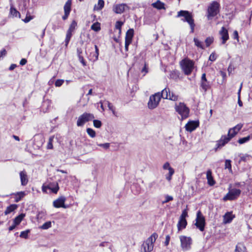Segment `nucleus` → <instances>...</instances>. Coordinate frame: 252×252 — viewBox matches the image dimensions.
Here are the masks:
<instances>
[{
    "instance_id": "c756f323",
    "label": "nucleus",
    "mask_w": 252,
    "mask_h": 252,
    "mask_svg": "<svg viewBox=\"0 0 252 252\" xmlns=\"http://www.w3.org/2000/svg\"><path fill=\"white\" fill-rule=\"evenodd\" d=\"M187 225V221L186 219L180 220L177 224L178 230H180L186 228Z\"/></svg>"
},
{
    "instance_id": "dca6fc26",
    "label": "nucleus",
    "mask_w": 252,
    "mask_h": 252,
    "mask_svg": "<svg viewBox=\"0 0 252 252\" xmlns=\"http://www.w3.org/2000/svg\"><path fill=\"white\" fill-rule=\"evenodd\" d=\"M199 126V124L196 121H189L185 126L186 130L188 131L191 132L195 130Z\"/></svg>"
},
{
    "instance_id": "473e14b6",
    "label": "nucleus",
    "mask_w": 252,
    "mask_h": 252,
    "mask_svg": "<svg viewBox=\"0 0 252 252\" xmlns=\"http://www.w3.org/2000/svg\"><path fill=\"white\" fill-rule=\"evenodd\" d=\"M72 1L71 0H67L65 2L63 9L64 12L69 13L71 11V6Z\"/></svg>"
},
{
    "instance_id": "7c9ffc66",
    "label": "nucleus",
    "mask_w": 252,
    "mask_h": 252,
    "mask_svg": "<svg viewBox=\"0 0 252 252\" xmlns=\"http://www.w3.org/2000/svg\"><path fill=\"white\" fill-rule=\"evenodd\" d=\"M25 216V215L23 213L20 214L13 220V223L18 225L22 221Z\"/></svg>"
},
{
    "instance_id": "3c124183",
    "label": "nucleus",
    "mask_w": 252,
    "mask_h": 252,
    "mask_svg": "<svg viewBox=\"0 0 252 252\" xmlns=\"http://www.w3.org/2000/svg\"><path fill=\"white\" fill-rule=\"evenodd\" d=\"M174 173V169H170V170L169 171L168 175L166 176V179L168 181H170L171 180L172 176Z\"/></svg>"
},
{
    "instance_id": "aec40b11",
    "label": "nucleus",
    "mask_w": 252,
    "mask_h": 252,
    "mask_svg": "<svg viewBox=\"0 0 252 252\" xmlns=\"http://www.w3.org/2000/svg\"><path fill=\"white\" fill-rule=\"evenodd\" d=\"M223 222L224 224H226L231 222L234 218V216L232 215L231 212H228L224 214V215L223 216Z\"/></svg>"
},
{
    "instance_id": "f257e3e1",
    "label": "nucleus",
    "mask_w": 252,
    "mask_h": 252,
    "mask_svg": "<svg viewBox=\"0 0 252 252\" xmlns=\"http://www.w3.org/2000/svg\"><path fill=\"white\" fill-rule=\"evenodd\" d=\"M177 17H183L182 20L187 22L190 28V32L193 33L194 31L195 24L191 13L187 10H180L178 12Z\"/></svg>"
},
{
    "instance_id": "cd10ccee",
    "label": "nucleus",
    "mask_w": 252,
    "mask_h": 252,
    "mask_svg": "<svg viewBox=\"0 0 252 252\" xmlns=\"http://www.w3.org/2000/svg\"><path fill=\"white\" fill-rule=\"evenodd\" d=\"M104 1L103 0H98L97 5L94 6V10L96 11L101 10L104 7Z\"/></svg>"
},
{
    "instance_id": "f3484780",
    "label": "nucleus",
    "mask_w": 252,
    "mask_h": 252,
    "mask_svg": "<svg viewBox=\"0 0 252 252\" xmlns=\"http://www.w3.org/2000/svg\"><path fill=\"white\" fill-rule=\"evenodd\" d=\"M65 201V198L62 196L53 202V206L55 208L63 207L66 208V207L64 205Z\"/></svg>"
},
{
    "instance_id": "412c9836",
    "label": "nucleus",
    "mask_w": 252,
    "mask_h": 252,
    "mask_svg": "<svg viewBox=\"0 0 252 252\" xmlns=\"http://www.w3.org/2000/svg\"><path fill=\"white\" fill-rule=\"evenodd\" d=\"M206 178L207 179L208 184L212 186L215 185V181L214 180L213 177L212 176V171L210 169L207 170L206 172Z\"/></svg>"
},
{
    "instance_id": "c9c22d12",
    "label": "nucleus",
    "mask_w": 252,
    "mask_h": 252,
    "mask_svg": "<svg viewBox=\"0 0 252 252\" xmlns=\"http://www.w3.org/2000/svg\"><path fill=\"white\" fill-rule=\"evenodd\" d=\"M193 41L194 42L195 45L198 48H201L202 49H205V47L203 42L199 41L197 38L194 37L193 38Z\"/></svg>"
},
{
    "instance_id": "e433bc0d",
    "label": "nucleus",
    "mask_w": 252,
    "mask_h": 252,
    "mask_svg": "<svg viewBox=\"0 0 252 252\" xmlns=\"http://www.w3.org/2000/svg\"><path fill=\"white\" fill-rule=\"evenodd\" d=\"M225 168L228 169L229 172L231 173H232L231 167V161L230 159H226L225 161Z\"/></svg>"
},
{
    "instance_id": "ea45409f",
    "label": "nucleus",
    "mask_w": 252,
    "mask_h": 252,
    "mask_svg": "<svg viewBox=\"0 0 252 252\" xmlns=\"http://www.w3.org/2000/svg\"><path fill=\"white\" fill-rule=\"evenodd\" d=\"M52 226V222L51 221H48L45 222L42 225L40 226V228L44 230L48 229V228L51 227Z\"/></svg>"
},
{
    "instance_id": "393cba45",
    "label": "nucleus",
    "mask_w": 252,
    "mask_h": 252,
    "mask_svg": "<svg viewBox=\"0 0 252 252\" xmlns=\"http://www.w3.org/2000/svg\"><path fill=\"white\" fill-rule=\"evenodd\" d=\"M18 206L17 204H11L8 206L4 211V214L7 215L12 212L14 211L17 208Z\"/></svg>"
},
{
    "instance_id": "a19ab883",
    "label": "nucleus",
    "mask_w": 252,
    "mask_h": 252,
    "mask_svg": "<svg viewBox=\"0 0 252 252\" xmlns=\"http://www.w3.org/2000/svg\"><path fill=\"white\" fill-rule=\"evenodd\" d=\"M86 131L88 134L92 138H94L96 135L95 131L91 128H87Z\"/></svg>"
},
{
    "instance_id": "20e7f679",
    "label": "nucleus",
    "mask_w": 252,
    "mask_h": 252,
    "mask_svg": "<svg viewBox=\"0 0 252 252\" xmlns=\"http://www.w3.org/2000/svg\"><path fill=\"white\" fill-rule=\"evenodd\" d=\"M175 111L181 116L183 120L189 116L190 110L184 102H179L175 105Z\"/></svg>"
},
{
    "instance_id": "6e6d98bb",
    "label": "nucleus",
    "mask_w": 252,
    "mask_h": 252,
    "mask_svg": "<svg viewBox=\"0 0 252 252\" xmlns=\"http://www.w3.org/2000/svg\"><path fill=\"white\" fill-rule=\"evenodd\" d=\"M97 145L98 146L102 147L103 148L106 150L109 149L110 147V143H106L104 144H97Z\"/></svg>"
},
{
    "instance_id": "49530a36",
    "label": "nucleus",
    "mask_w": 252,
    "mask_h": 252,
    "mask_svg": "<svg viewBox=\"0 0 252 252\" xmlns=\"http://www.w3.org/2000/svg\"><path fill=\"white\" fill-rule=\"evenodd\" d=\"M242 84H243L242 83L241 84L240 88H239V89L238 90V105L240 107L242 106V105H243V103H242V101L240 99V93H241V89H242Z\"/></svg>"
},
{
    "instance_id": "9b49d317",
    "label": "nucleus",
    "mask_w": 252,
    "mask_h": 252,
    "mask_svg": "<svg viewBox=\"0 0 252 252\" xmlns=\"http://www.w3.org/2000/svg\"><path fill=\"white\" fill-rule=\"evenodd\" d=\"M159 97L160 99H168L172 101H177L178 99V96L175 95L172 92V96H170V91L168 88H165L162 90L161 93L159 92Z\"/></svg>"
},
{
    "instance_id": "c03bdc74",
    "label": "nucleus",
    "mask_w": 252,
    "mask_h": 252,
    "mask_svg": "<svg viewBox=\"0 0 252 252\" xmlns=\"http://www.w3.org/2000/svg\"><path fill=\"white\" fill-rule=\"evenodd\" d=\"M55 137L54 136H51L49 138V141L47 146V149H52L53 148V142Z\"/></svg>"
},
{
    "instance_id": "680f3d73",
    "label": "nucleus",
    "mask_w": 252,
    "mask_h": 252,
    "mask_svg": "<svg viewBox=\"0 0 252 252\" xmlns=\"http://www.w3.org/2000/svg\"><path fill=\"white\" fill-rule=\"evenodd\" d=\"M217 59V57L215 53H212L209 56V60L212 62L215 61Z\"/></svg>"
},
{
    "instance_id": "4468645a",
    "label": "nucleus",
    "mask_w": 252,
    "mask_h": 252,
    "mask_svg": "<svg viewBox=\"0 0 252 252\" xmlns=\"http://www.w3.org/2000/svg\"><path fill=\"white\" fill-rule=\"evenodd\" d=\"M181 247L185 251L188 250L190 248V245L191 242V239L190 237H187L185 236H181L180 237Z\"/></svg>"
},
{
    "instance_id": "72a5a7b5",
    "label": "nucleus",
    "mask_w": 252,
    "mask_h": 252,
    "mask_svg": "<svg viewBox=\"0 0 252 252\" xmlns=\"http://www.w3.org/2000/svg\"><path fill=\"white\" fill-rule=\"evenodd\" d=\"M252 134H250L246 137L241 138L239 139V140H238V142L240 144H244V143L248 142L250 139H252Z\"/></svg>"
},
{
    "instance_id": "58836bf2",
    "label": "nucleus",
    "mask_w": 252,
    "mask_h": 252,
    "mask_svg": "<svg viewBox=\"0 0 252 252\" xmlns=\"http://www.w3.org/2000/svg\"><path fill=\"white\" fill-rule=\"evenodd\" d=\"M91 29L95 32H98L100 30V23L95 22L91 26Z\"/></svg>"
},
{
    "instance_id": "4d7b16f0",
    "label": "nucleus",
    "mask_w": 252,
    "mask_h": 252,
    "mask_svg": "<svg viewBox=\"0 0 252 252\" xmlns=\"http://www.w3.org/2000/svg\"><path fill=\"white\" fill-rule=\"evenodd\" d=\"M94 48H95V58L94 59V61H96L98 60V57L99 55V49L97 45H94Z\"/></svg>"
},
{
    "instance_id": "6ab92c4d",
    "label": "nucleus",
    "mask_w": 252,
    "mask_h": 252,
    "mask_svg": "<svg viewBox=\"0 0 252 252\" xmlns=\"http://www.w3.org/2000/svg\"><path fill=\"white\" fill-rule=\"evenodd\" d=\"M21 185L25 186L28 183V178L26 172L25 170L22 171L19 173Z\"/></svg>"
},
{
    "instance_id": "9d476101",
    "label": "nucleus",
    "mask_w": 252,
    "mask_h": 252,
    "mask_svg": "<svg viewBox=\"0 0 252 252\" xmlns=\"http://www.w3.org/2000/svg\"><path fill=\"white\" fill-rule=\"evenodd\" d=\"M195 225L201 231H203L206 224L205 219L200 211L197 212Z\"/></svg>"
},
{
    "instance_id": "37998d69",
    "label": "nucleus",
    "mask_w": 252,
    "mask_h": 252,
    "mask_svg": "<svg viewBox=\"0 0 252 252\" xmlns=\"http://www.w3.org/2000/svg\"><path fill=\"white\" fill-rule=\"evenodd\" d=\"M214 38L213 37H208L206 38L205 42L207 47H208L213 42Z\"/></svg>"
},
{
    "instance_id": "7ed1b4c3",
    "label": "nucleus",
    "mask_w": 252,
    "mask_h": 252,
    "mask_svg": "<svg viewBox=\"0 0 252 252\" xmlns=\"http://www.w3.org/2000/svg\"><path fill=\"white\" fill-rule=\"evenodd\" d=\"M220 4L217 1H212L208 6L207 17L208 20H212L220 12Z\"/></svg>"
},
{
    "instance_id": "c85d7f7f",
    "label": "nucleus",
    "mask_w": 252,
    "mask_h": 252,
    "mask_svg": "<svg viewBox=\"0 0 252 252\" xmlns=\"http://www.w3.org/2000/svg\"><path fill=\"white\" fill-rule=\"evenodd\" d=\"M235 252H246V248L243 243H238L236 246Z\"/></svg>"
},
{
    "instance_id": "69168bd1",
    "label": "nucleus",
    "mask_w": 252,
    "mask_h": 252,
    "mask_svg": "<svg viewBox=\"0 0 252 252\" xmlns=\"http://www.w3.org/2000/svg\"><path fill=\"white\" fill-rule=\"evenodd\" d=\"M170 239V237L169 235H167L166 236L165 241L164 242L165 246H167L169 245Z\"/></svg>"
},
{
    "instance_id": "2f4dec72",
    "label": "nucleus",
    "mask_w": 252,
    "mask_h": 252,
    "mask_svg": "<svg viewBox=\"0 0 252 252\" xmlns=\"http://www.w3.org/2000/svg\"><path fill=\"white\" fill-rule=\"evenodd\" d=\"M26 195L25 191L18 192L15 194V202H18Z\"/></svg>"
},
{
    "instance_id": "5701e85b",
    "label": "nucleus",
    "mask_w": 252,
    "mask_h": 252,
    "mask_svg": "<svg viewBox=\"0 0 252 252\" xmlns=\"http://www.w3.org/2000/svg\"><path fill=\"white\" fill-rule=\"evenodd\" d=\"M142 247L143 248L144 252H151L153 250L154 245L150 243H147V241H145L143 244Z\"/></svg>"
},
{
    "instance_id": "5fc2aeb1",
    "label": "nucleus",
    "mask_w": 252,
    "mask_h": 252,
    "mask_svg": "<svg viewBox=\"0 0 252 252\" xmlns=\"http://www.w3.org/2000/svg\"><path fill=\"white\" fill-rule=\"evenodd\" d=\"M188 216V212L185 209L182 211V213L180 216V220L186 219V217Z\"/></svg>"
},
{
    "instance_id": "4c0bfd02",
    "label": "nucleus",
    "mask_w": 252,
    "mask_h": 252,
    "mask_svg": "<svg viewBox=\"0 0 252 252\" xmlns=\"http://www.w3.org/2000/svg\"><path fill=\"white\" fill-rule=\"evenodd\" d=\"M10 14L13 17H16L18 15H20V13L13 6L10 7Z\"/></svg>"
},
{
    "instance_id": "a18cd8bd",
    "label": "nucleus",
    "mask_w": 252,
    "mask_h": 252,
    "mask_svg": "<svg viewBox=\"0 0 252 252\" xmlns=\"http://www.w3.org/2000/svg\"><path fill=\"white\" fill-rule=\"evenodd\" d=\"M46 216V212L43 211H40L36 215V218L38 220H41L45 218Z\"/></svg>"
},
{
    "instance_id": "f03ea898",
    "label": "nucleus",
    "mask_w": 252,
    "mask_h": 252,
    "mask_svg": "<svg viewBox=\"0 0 252 252\" xmlns=\"http://www.w3.org/2000/svg\"><path fill=\"white\" fill-rule=\"evenodd\" d=\"M237 134L236 132L229 129L228 131L227 135H222L220 139L217 141L215 151L216 152L219 149H220L226 144H227L231 139Z\"/></svg>"
},
{
    "instance_id": "8fccbe9b",
    "label": "nucleus",
    "mask_w": 252,
    "mask_h": 252,
    "mask_svg": "<svg viewBox=\"0 0 252 252\" xmlns=\"http://www.w3.org/2000/svg\"><path fill=\"white\" fill-rule=\"evenodd\" d=\"M249 156L248 155V154H245V155H242V154H240V160H239V162H241V161H246L247 160V158H249Z\"/></svg>"
},
{
    "instance_id": "0eeeda50",
    "label": "nucleus",
    "mask_w": 252,
    "mask_h": 252,
    "mask_svg": "<svg viewBox=\"0 0 252 252\" xmlns=\"http://www.w3.org/2000/svg\"><path fill=\"white\" fill-rule=\"evenodd\" d=\"M77 27V23L75 20H73L70 24L68 29L67 30L66 33L65 39L64 40L65 46L67 47L68 44L72 36L73 33L74 32Z\"/></svg>"
},
{
    "instance_id": "39448f33",
    "label": "nucleus",
    "mask_w": 252,
    "mask_h": 252,
    "mask_svg": "<svg viewBox=\"0 0 252 252\" xmlns=\"http://www.w3.org/2000/svg\"><path fill=\"white\" fill-rule=\"evenodd\" d=\"M182 69L186 75H189L193 68L194 63L190 60H183L181 62Z\"/></svg>"
},
{
    "instance_id": "f704fd0d",
    "label": "nucleus",
    "mask_w": 252,
    "mask_h": 252,
    "mask_svg": "<svg viewBox=\"0 0 252 252\" xmlns=\"http://www.w3.org/2000/svg\"><path fill=\"white\" fill-rule=\"evenodd\" d=\"M158 237V235L156 233H153L146 241L154 245V242Z\"/></svg>"
},
{
    "instance_id": "338daca9",
    "label": "nucleus",
    "mask_w": 252,
    "mask_h": 252,
    "mask_svg": "<svg viewBox=\"0 0 252 252\" xmlns=\"http://www.w3.org/2000/svg\"><path fill=\"white\" fill-rule=\"evenodd\" d=\"M142 72H144V75H145L146 73L148 72V68L146 66V64H144V66L143 67V68L141 70Z\"/></svg>"
},
{
    "instance_id": "de8ad7c7",
    "label": "nucleus",
    "mask_w": 252,
    "mask_h": 252,
    "mask_svg": "<svg viewBox=\"0 0 252 252\" xmlns=\"http://www.w3.org/2000/svg\"><path fill=\"white\" fill-rule=\"evenodd\" d=\"M30 230L29 229L22 231L20 233V237L23 238L27 239L28 238V234Z\"/></svg>"
},
{
    "instance_id": "1a4fd4ad",
    "label": "nucleus",
    "mask_w": 252,
    "mask_h": 252,
    "mask_svg": "<svg viewBox=\"0 0 252 252\" xmlns=\"http://www.w3.org/2000/svg\"><path fill=\"white\" fill-rule=\"evenodd\" d=\"M159 97V92L155 93V94L150 96L148 103V107L150 109H154L156 108L158 105L160 101Z\"/></svg>"
},
{
    "instance_id": "603ef678",
    "label": "nucleus",
    "mask_w": 252,
    "mask_h": 252,
    "mask_svg": "<svg viewBox=\"0 0 252 252\" xmlns=\"http://www.w3.org/2000/svg\"><path fill=\"white\" fill-rule=\"evenodd\" d=\"M123 25V22L122 21H118L115 25V27L117 29L119 30V33H120L121 32V27Z\"/></svg>"
},
{
    "instance_id": "052dcab7",
    "label": "nucleus",
    "mask_w": 252,
    "mask_h": 252,
    "mask_svg": "<svg viewBox=\"0 0 252 252\" xmlns=\"http://www.w3.org/2000/svg\"><path fill=\"white\" fill-rule=\"evenodd\" d=\"M163 168L164 170H168L169 171L170 170V169H173L170 166V164L168 162H166L164 164L163 166Z\"/></svg>"
},
{
    "instance_id": "a878e982",
    "label": "nucleus",
    "mask_w": 252,
    "mask_h": 252,
    "mask_svg": "<svg viewBox=\"0 0 252 252\" xmlns=\"http://www.w3.org/2000/svg\"><path fill=\"white\" fill-rule=\"evenodd\" d=\"M77 53L78 57V59L79 61L82 63L83 66H85L86 65V62L84 60L83 56L81 55L82 53V50L80 48H78L77 49Z\"/></svg>"
},
{
    "instance_id": "f8f14e48",
    "label": "nucleus",
    "mask_w": 252,
    "mask_h": 252,
    "mask_svg": "<svg viewBox=\"0 0 252 252\" xmlns=\"http://www.w3.org/2000/svg\"><path fill=\"white\" fill-rule=\"evenodd\" d=\"M200 90L203 91L205 93L211 88V83L207 80L205 73L202 74L200 82Z\"/></svg>"
},
{
    "instance_id": "774afa93",
    "label": "nucleus",
    "mask_w": 252,
    "mask_h": 252,
    "mask_svg": "<svg viewBox=\"0 0 252 252\" xmlns=\"http://www.w3.org/2000/svg\"><path fill=\"white\" fill-rule=\"evenodd\" d=\"M156 184V181H153L151 183H150L148 185V188L150 189H151L152 188H153L154 186Z\"/></svg>"
},
{
    "instance_id": "0e129e2a",
    "label": "nucleus",
    "mask_w": 252,
    "mask_h": 252,
    "mask_svg": "<svg viewBox=\"0 0 252 252\" xmlns=\"http://www.w3.org/2000/svg\"><path fill=\"white\" fill-rule=\"evenodd\" d=\"M32 19V17L31 16H26V18L23 19V21L27 23L30 22Z\"/></svg>"
},
{
    "instance_id": "13d9d810",
    "label": "nucleus",
    "mask_w": 252,
    "mask_h": 252,
    "mask_svg": "<svg viewBox=\"0 0 252 252\" xmlns=\"http://www.w3.org/2000/svg\"><path fill=\"white\" fill-rule=\"evenodd\" d=\"M173 199V198L172 196L166 195L165 196V200L164 201H162V204H164L166 203H167L170 201H172Z\"/></svg>"
},
{
    "instance_id": "864d4df0",
    "label": "nucleus",
    "mask_w": 252,
    "mask_h": 252,
    "mask_svg": "<svg viewBox=\"0 0 252 252\" xmlns=\"http://www.w3.org/2000/svg\"><path fill=\"white\" fill-rule=\"evenodd\" d=\"M64 82V80L63 79H57L55 83V85L56 87H60L61 86Z\"/></svg>"
},
{
    "instance_id": "6e6552de",
    "label": "nucleus",
    "mask_w": 252,
    "mask_h": 252,
    "mask_svg": "<svg viewBox=\"0 0 252 252\" xmlns=\"http://www.w3.org/2000/svg\"><path fill=\"white\" fill-rule=\"evenodd\" d=\"M94 118V114L87 112L84 113L78 117L77 121V126H82L86 122L90 121Z\"/></svg>"
},
{
    "instance_id": "e2e57ef3",
    "label": "nucleus",
    "mask_w": 252,
    "mask_h": 252,
    "mask_svg": "<svg viewBox=\"0 0 252 252\" xmlns=\"http://www.w3.org/2000/svg\"><path fill=\"white\" fill-rule=\"evenodd\" d=\"M7 54V52L5 49H3L0 51V60L3 57L5 56Z\"/></svg>"
},
{
    "instance_id": "2eb2a0df",
    "label": "nucleus",
    "mask_w": 252,
    "mask_h": 252,
    "mask_svg": "<svg viewBox=\"0 0 252 252\" xmlns=\"http://www.w3.org/2000/svg\"><path fill=\"white\" fill-rule=\"evenodd\" d=\"M129 7L125 3L117 4L113 6V10L117 14H121L126 9H128Z\"/></svg>"
},
{
    "instance_id": "ddd939ff",
    "label": "nucleus",
    "mask_w": 252,
    "mask_h": 252,
    "mask_svg": "<svg viewBox=\"0 0 252 252\" xmlns=\"http://www.w3.org/2000/svg\"><path fill=\"white\" fill-rule=\"evenodd\" d=\"M49 189L52 192L57 193L59 189V185L57 182L50 183L46 186H43L42 190L43 192H47V190Z\"/></svg>"
},
{
    "instance_id": "bb28decb",
    "label": "nucleus",
    "mask_w": 252,
    "mask_h": 252,
    "mask_svg": "<svg viewBox=\"0 0 252 252\" xmlns=\"http://www.w3.org/2000/svg\"><path fill=\"white\" fill-rule=\"evenodd\" d=\"M152 5L154 8L159 10L165 9L164 4L159 0H158L156 2L153 3Z\"/></svg>"
},
{
    "instance_id": "09e8293b",
    "label": "nucleus",
    "mask_w": 252,
    "mask_h": 252,
    "mask_svg": "<svg viewBox=\"0 0 252 252\" xmlns=\"http://www.w3.org/2000/svg\"><path fill=\"white\" fill-rule=\"evenodd\" d=\"M94 126L96 128H100L102 126V123L98 120H94L93 121Z\"/></svg>"
},
{
    "instance_id": "423d86ee",
    "label": "nucleus",
    "mask_w": 252,
    "mask_h": 252,
    "mask_svg": "<svg viewBox=\"0 0 252 252\" xmlns=\"http://www.w3.org/2000/svg\"><path fill=\"white\" fill-rule=\"evenodd\" d=\"M228 193L223 197V200H233L238 198L241 194V190L238 189H228Z\"/></svg>"
},
{
    "instance_id": "a211bd4d",
    "label": "nucleus",
    "mask_w": 252,
    "mask_h": 252,
    "mask_svg": "<svg viewBox=\"0 0 252 252\" xmlns=\"http://www.w3.org/2000/svg\"><path fill=\"white\" fill-rule=\"evenodd\" d=\"M220 34L221 35L222 44H225L226 41L229 39L228 31L224 27H222L220 31Z\"/></svg>"
},
{
    "instance_id": "79ce46f5",
    "label": "nucleus",
    "mask_w": 252,
    "mask_h": 252,
    "mask_svg": "<svg viewBox=\"0 0 252 252\" xmlns=\"http://www.w3.org/2000/svg\"><path fill=\"white\" fill-rule=\"evenodd\" d=\"M243 126V124H238V125H237L236 126H234L233 127L231 128L230 129H231L232 131H233L234 132H236V133L237 134L238 132L242 128Z\"/></svg>"
},
{
    "instance_id": "4be33fe9",
    "label": "nucleus",
    "mask_w": 252,
    "mask_h": 252,
    "mask_svg": "<svg viewBox=\"0 0 252 252\" xmlns=\"http://www.w3.org/2000/svg\"><path fill=\"white\" fill-rule=\"evenodd\" d=\"M134 35V30L133 29H129L126 32L125 37V41H128L131 42L132 41Z\"/></svg>"
},
{
    "instance_id": "b1692460",
    "label": "nucleus",
    "mask_w": 252,
    "mask_h": 252,
    "mask_svg": "<svg viewBox=\"0 0 252 252\" xmlns=\"http://www.w3.org/2000/svg\"><path fill=\"white\" fill-rule=\"evenodd\" d=\"M50 105H51V101L50 100H49L48 99L44 100L43 102V103H42V105L41 106V109L44 113H45V112H47V111L48 110V108L49 107H50Z\"/></svg>"
},
{
    "instance_id": "bf43d9fd",
    "label": "nucleus",
    "mask_w": 252,
    "mask_h": 252,
    "mask_svg": "<svg viewBox=\"0 0 252 252\" xmlns=\"http://www.w3.org/2000/svg\"><path fill=\"white\" fill-rule=\"evenodd\" d=\"M106 103H107V104L108 105L109 109L110 110L112 111V112L113 114L115 115V110H114V106H113V105L110 102H109V101H107Z\"/></svg>"
}]
</instances>
